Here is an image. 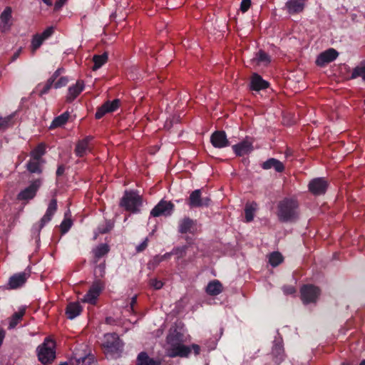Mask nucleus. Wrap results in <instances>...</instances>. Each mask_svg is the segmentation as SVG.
Listing matches in <instances>:
<instances>
[{
    "instance_id": "nucleus-25",
    "label": "nucleus",
    "mask_w": 365,
    "mask_h": 365,
    "mask_svg": "<svg viewBox=\"0 0 365 365\" xmlns=\"http://www.w3.org/2000/svg\"><path fill=\"white\" fill-rule=\"evenodd\" d=\"M83 308L79 302H70L66 308V314L69 319H73L82 312Z\"/></svg>"
},
{
    "instance_id": "nucleus-27",
    "label": "nucleus",
    "mask_w": 365,
    "mask_h": 365,
    "mask_svg": "<svg viewBox=\"0 0 365 365\" xmlns=\"http://www.w3.org/2000/svg\"><path fill=\"white\" fill-rule=\"evenodd\" d=\"M196 225V221L186 217L181 220L179 222L178 232L181 234L192 232V229Z\"/></svg>"
},
{
    "instance_id": "nucleus-31",
    "label": "nucleus",
    "mask_w": 365,
    "mask_h": 365,
    "mask_svg": "<svg viewBox=\"0 0 365 365\" xmlns=\"http://www.w3.org/2000/svg\"><path fill=\"white\" fill-rule=\"evenodd\" d=\"M108 56L106 52L101 55H94L93 57V66L92 67L93 71H97L103 65H104L108 61Z\"/></svg>"
},
{
    "instance_id": "nucleus-52",
    "label": "nucleus",
    "mask_w": 365,
    "mask_h": 365,
    "mask_svg": "<svg viewBox=\"0 0 365 365\" xmlns=\"http://www.w3.org/2000/svg\"><path fill=\"white\" fill-rule=\"evenodd\" d=\"M148 238H145L142 243H140L138 246L136 247V251L138 252H141L144 251L148 247Z\"/></svg>"
},
{
    "instance_id": "nucleus-6",
    "label": "nucleus",
    "mask_w": 365,
    "mask_h": 365,
    "mask_svg": "<svg viewBox=\"0 0 365 365\" xmlns=\"http://www.w3.org/2000/svg\"><path fill=\"white\" fill-rule=\"evenodd\" d=\"M202 189H197L191 192L189 197L186 200V204L190 209L209 207L212 200L210 197H202Z\"/></svg>"
},
{
    "instance_id": "nucleus-55",
    "label": "nucleus",
    "mask_w": 365,
    "mask_h": 365,
    "mask_svg": "<svg viewBox=\"0 0 365 365\" xmlns=\"http://www.w3.org/2000/svg\"><path fill=\"white\" fill-rule=\"evenodd\" d=\"M65 165H58V168H57V170H56V177H61V175H63L64 172H65Z\"/></svg>"
},
{
    "instance_id": "nucleus-15",
    "label": "nucleus",
    "mask_w": 365,
    "mask_h": 365,
    "mask_svg": "<svg viewBox=\"0 0 365 365\" xmlns=\"http://www.w3.org/2000/svg\"><path fill=\"white\" fill-rule=\"evenodd\" d=\"M212 145L217 148H223L230 145V141L223 130H216L210 136Z\"/></svg>"
},
{
    "instance_id": "nucleus-40",
    "label": "nucleus",
    "mask_w": 365,
    "mask_h": 365,
    "mask_svg": "<svg viewBox=\"0 0 365 365\" xmlns=\"http://www.w3.org/2000/svg\"><path fill=\"white\" fill-rule=\"evenodd\" d=\"M94 361L93 355L88 354L83 357L76 358V365H93Z\"/></svg>"
},
{
    "instance_id": "nucleus-18",
    "label": "nucleus",
    "mask_w": 365,
    "mask_h": 365,
    "mask_svg": "<svg viewBox=\"0 0 365 365\" xmlns=\"http://www.w3.org/2000/svg\"><path fill=\"white\" fill-rule=\"evenodd\" d=\"M29 277V274L24 272L14 274L9 278L6 289H15L19 288L26 283Z\"/></svg>"
},
{
    "instance_id": "nucleus-58",
    "label": "nucleus",
    "mask_w": 365,
    "mask_h": 365,
    "mask_svg": "<svg viewBox=\"0 0 365 365\" xmlns=\"http://www.w3.org/2000/svg\"><path fill=\"white\" fill-rule=\"evenodd\" d=\"M66 1L67 0H56L55 5H54L55 9H58L61 7H62Z\"/></svg>"
},
{
    "instance_id": "nucleus-24",
    "label": "nucleus",
    "mask_w": 365,
    "mask_h": 365,
    "mask_svg": "<svg viewBox=\"0 0 365 365\" xmlns=\"http://www.w3.org/2000/svg\"><path fill=\"white\" fill-rule=\"evenodd\" d=\"M261 167L264 170L274 169L277 173H282L285 170V166L280 160L271 158L263 162Z\"/></svg>"
},
{
    "instance_id": "nucleus-11",
    "label": "nucleus",
    "mask_w": 365,
    "mask_h": 365,
    "mask_svg": "<svg viewBox=\"0 0 365 365\" xmlns=\"http://www.w3.org/2000/svg\"><path fill=\"white\" fill-rule=\"evenodd\" d=\"M175 205L170 201L161 200L151 210L150 215L153 217L169 216L174 210Z\"/></svg>"
},
{
    "instance_id": "nucleus-32",
    "label": "nucleus",
    "mask_w": 365,
    "mask_h": 365,
    "mask_svg": "<svg viewBox=\"0 0 365 365\" xmlns=\"http://www.w3.org/2000/svg\"><path fill=\"white\" fill-rule=\"evenodd\" d=\"M41 162L30 159L26 163V169L31 173L41 174L43 171Z\"/></svg>"
},
{
    "instance_id": "nucleus-53",
    "label": "nucleus",
    "mask_w": 365,
    "mask_h": 365,
    "mask_svg": "<svg viewBox=\"0 0 365 365\" xmlns=\"http://www.w3.org/2000/svg\"><path fill=\"white\" fill-rule=\"evenodd\" d=\"M63 71V68H58L49 78L50 80H51L53 83L56 81L57 78L59 77L62 71Z\"/></svg>"
},
{
    "instance_id": "nucleus-49",
    "label": "nucleus",
    "mask_w": 365,
    "mask_h": 365,
    "mask_svg": "<svg viewBox=\"0 0 365 365\" xmlns=\"http://www.w3.org/2000/svg\"><path fill=\"white\" fill-rule=\"evenodd\" d=\"M251 0H242L240 4V10L242 12H247L251 6Z\"/></svg>"
},
{
    "instance_id": "nucleus-44",
    "label": "nucleus",
    "mask_w": 365,
    "mask_h": 365,
    "mask_svg": "<svg viewBox=\"0 0 365 365\" xmlns=\"http://www.w3.org/2000/svg\"><path fill=\"white\" fill-rule=\"evenodd\" d=\"M162 262L160 255H155L148 263V267L150 269H155Z\"/></svg>"
},
{
    "instance_id": "nucleus-57",
    "label": "nucleus",
    "mask_w": 365,
    "mask_h": 365,
    "mask_svg": "<svg viewBox=\"0 0 365 365\" xmlns=\"http://www.w3.org/2000/svg\"><path fill=\"white\" fill-rule=\"evenodd\" d=\"M191 350L192 349L195 355H199L200 353V346L196 344H192L191 346Z\"/></svg>"
},
{
    "instance_id": "nucleus-60",
    "label": "nucleus",
    "mask_w": 365,
    "mask_h": 365,
    "mask_svg": "<svg viewBox=\"0 0 365 365\" xmlns=\"http://www.w3.org/2000/svg\"><path fill=\"white\" fill-rule=\"evenodd\" d=\"M98 268L101 272L100 276L103 277V275L105 274V265L103 264H101L98 265Z\"/></svg>"
},
{
    "instance_id": "nucleus-63",
    "label": "nucleus",
    "mask_w": 365,
    "mask_h": 365,
    "mask_svg": "<svg viewBox=\"0 0 365 365\" xmlns=\"http://www.w3.org/2000/svg\"><path fill=\"white\" fill-rule=\"evenodd\" d=\"M20 52H21V49H19L17 52H16V53L14 54V56H13V57H12V58H13V60H15V59H16V58L19 57Z\"/></svg>"
},
{
    "instance_id": "nucleus-61",
    "label": "nucleus",
    "mask_w": 365,
    "mask_h": 365,
    "mask_svg": "<svg viewBox=\"0 0 365 365\" xmlns=\"http://www.w3.org/2000/svg\"><path fill=\"white\" fill-rule=\"evenodd\" d=\"M137 303V297L136 296H134L133 297H132L131 299V301H130V307L131 308L133 309L134 305Z\"/></svg>"
},
{
    "instance_id": "nucleus-26",
    "label": "nucleus",
    "mask_w": 365,
    "mask_h": 365,
    "mask_svg": "<svg viewBox=\"0 0 365 365\" xmlns=\"http://www.w3.org/2000/svg\"><path fill=\"white\" fill-rule=\"evenodd\" d=\"M160 360L150 358L145 351H141L138 354L136 365H160Z\"/></svg>"
},
{
    "instance_id": "nucleus-51",
    "label": "nucleus",
    "mask_w": 365,
    "mask_h": 365,
    "mask_svg": "<svg viewBox=\"0 0 365 365\" xmlns=\"http://www.w3.org/2000/svg\"><path fill=\"white\" fill-rule=\"evenodd\" d=\"M11 120V116H8L6 118H0V128H7Z\"/></svg>"
},
{
    "instance_id": "nucleus-9",
    "label": "nucleus",
    "mask_w": 365,
    "mask_h": 365,
    "mask_svg": "<svg viewBox=\"0 0 365 365\" xmlns=\"http://www.w3.org/2000/svg\"><path fill=\"white\" fill-rule=\"evenodd\" d=\"M329 182L324 178H315L308 184L309 191L315 196L323 195L326 193Z\"/></svg>"
},
{
    "instance_id": "nucleus-41",
    "label": "nucleus",
    "mask_w": 365,
    "mask_h": 365,
    "mask_svg": "<svg viewBox=\"0 0 365 365\" xmlns=\"http://www.w3.org/2000/svg\"><path fill=\"white\" fill-rule=\"evenodd\" d=\"M44 40L40 36L39 34H36L33 36L31 39V51L33 54L36 52V51L40 48V46L43 44Z\"/></svg>"
},
{
    "instance_id": "nucleus-1",
    "label": "nucleus",
    "mask_w": 365,
    "mask_h": 365,
    "mask_svg": "<svg viewBox=\"0 0 365 365\" xmlns=\"http://www.w3.org/2000/svg\"><path fill=\"white\" fill-rule=\"evenodd\" d=\"M277 215L281 222H294L299 217V203L294 197H284L277 204Z\"/></svg>"
},
{
    "instance_id": "nucleus-37",
    "label": "nucleus",
    "mask_w": 365,
    "mask_h": 365,
    "mask_svg": "<svg viewBox=\"0 0 365 365\" xmlns=\"http://www.w3.org/2000/svg\"><path fill=\"white\" fill-rule=\"evenodd\" d=\"M255 60L257 61L258 64L262 63L264 65H268L271 61L270 56L262 50H259V52L256 53Z\"/></svg>"
},
{
    "instance_id": "nucleus-45",
    "label": "nucleus",
    "mask_w": 365,
    "mask_h": 365,
    "mask_svg": "<svg viewBox=\"0 0 365 365\" xmlns=\"http://www.w3.org/2000/svg\"><path fill=\"white\" fill-rule=\"evenodd\" d=\"M68 83V78L66 76H62L61 77L58 81L54 82L53 87L57 89L62 87H64L67 85Z\"/></svg>"
},
{
    "instance_id": "nucleus-10",
    "label": "nucleus",
    "mask_w": 365,
    "mask_h": 365,
    "mask_svg": "<svg viewBox=\"0 0 365 365\" xmlns=\"http://www.w3.org/2000/svg\"><path fill=\"white\" fill-rule=\"evenodd\" d=\"M42 180L41 178L36 179L33 180L31 184L22 190L17 195V200H29L34 198L36 195V193L41 186Z\"/></svg>"
},
{
    "instance_id": "nucleus-22",
    "label": "nucleus",
    "mask_w": 365,
    "mask_h": 365,
    "mask_svg": "<svg viewBox=\"0 0 365 365\" xmlns=\"http://www.w3.org/2000/svg\"><path fill=\"white\" fill-rule=\"evenodd\" d=\"M85 84L83 81L78 80L76 83L72 86H70L68 90V95L66 96V101L71 103L83 91Z\"/></svg>"
},
{
    "instance_id": "nucleus-33",
    "label": "nucleus",
    "mask_w": 365,
    "mask_h": 365,
    "mask_svg": "<svg viewBox=\"0 0 365 365\" xmlns=\"http://www.w3.org/2000/svg\"><path fill=\"white\" fill-rule=\"evenodd\" d=\"M358 77H361L365 82V61L353 68L350 79H355Z\"/></svg>"
},
{
    "instance_id": "nucleus-7",
    "label": "nucleus",
    "mask_w": 365,
    "mask_h": 365,
    "mask_svg": "<svg viewBox=\"0 0 365 365\" xmlns=\"http://www.w3.org/2000/svg\"><path fill=\"white\" fill-rule=\"evenodd\" d=\"M105 288V282L100 279H96L88 292L84 295L83 302L95 304L96 299Z\"/></svg>"
},
{
    "instance_id": "nucleus-20",
    "label": "nucleus",
    "mask_w": 365,
    "mask_h": 365,
    "mask_svg": "<svg viewBox=\"0 0 365 365\" xmlns=\"http://www.w3.org/2000/svg\"><path fill=\"white\" fill-rule=\"evenodd\" d=\"M232 148L237 156H243L253 150L252 142L245 138L239 143L232 145Z\"/></svg>"
},
{
    "instance_id": "nucleus-62",
    "label": "nucleus",
    "mask_w": 365,
    "mask_h": 365,
    "mask_svg": "<svg viewBox=\"0 0 365 365\" xmlns=\"http://www.w3.org/2000/svg\"><path fill=\"white\" fill-rule=\"evenodd\" d=\"M44 4L50 6L53 4L52 0H42Z\"/></svg>"
},
{
    "instance_id": "nucleus-5",
    "label": "nucleus",
    "mask_w": 365,
    "mask_h": 365,
    "mask_svg": "<svg viewBox=\"0 0 365 365\" xmlns=\"http://www.w3.org/2000/svg\"><path fill=\"white\" fill-rule=\"evenodd\" d=\"M56 210L57 200L56 198H53L51 200L44 215L41 217L38 223H36L33 225L31 229L33 236H34L36 239H39L41 230L47 223L51 220Z\"/></svg>"
},
{
    "instance_id": "nucleus-4",
    "label": "nucleus",
    "mask_w": 365,
    "mask_h": 365,
    "mask_svg": "<svg viewBox=\"0 0 365 365\" xmlns=\"http://www.w3.org/2000/svg\"><path fill=\"white\" fill-rule=\"evenodd\" d=\"M55 341L46 338L43 343L37 348L38 359L41 364L46 365L51 364L56 359Z\"/></svg>"
},
{
    "instance_id": "nucleus-38",
    "label": "nucleus",
    "mask_w": 365,
    "mask_h": 365,
    "mask_svg": "<svg viewBox=\"0 0 365 365\" xmlns=\"http://www.w3.org/2000/svg\"><path fill=\"white\" fill-rule=\"evenodd\" d=\"M283 261V257L279 252H273L270 254L269 262L272 267H277Z\"/></svg>"
},
{
    "instance_id": "nucleus-48",
    "label": "nucleus",
    "mask_w": 365,
    "mask_h": 365,
    "mask_svg": "<svg viewBox=\"0 0 365 365\" xmlns=\"http://www.w3.org/2000/svg\"><path fill=\"white\" fill-rule=\"evenodd\" d=\"M187 247L185 246L181 247H175L173 249V250H176L177 253H174V255H177V260H179L180 258L184 257L186 253Z\"/></svg>"
},
{
    "instance_id": "nucleus-13",
    "label": "nucleus",
    "mask_w": 365,
    "mask_h": 365,
    "mask_svg": "<svg viewBox=\"0 0 365 365\" xmlns=\"http://www.w3.org/2000/svg\"><path fill=\"white\" fill-rule=\"evenodd\" d=\"M120 103L119 99H114L112 101H108L105 102L102 106L97 108L95 118L96 119H101L106 113L115 111L119 108Z\"/></svg>"
},
{
    "instance_id": "nucleus-3",
    "label": "nucleus",
    "mask_w": 365,
    "mask_h": 365,
    "mask_svg": "<svg viewBox=\"0 0 365 365\" xmlns=\"http://www.w3.org/2000/svg\"><path fill=\"white\" fill-rule=\"evenodd\" d=\"M119 205L126 211L138 213L143 205V197L136 190H125Z\"/></svg>"
},
{
    "instance_id": "nucleus-14",
    "label": "nucleus",
    "mask_w": 365,
    "mask_h": 365,
    "mask_svg": "<svg viewBox=\"0 0 365 365\" xmlns=\"http://www.w3.org/2000/svg\"><path fill=\"white\" fill-rule=\"evenodd\" d=\"M338 56L339 53L336 49L333 48H328L317 56L316 64L320 67H323L336 59Z\"/></svg>"
},
{
    "instance_id": "nucleus-16",
    "label": "nucleus",
    "mask_w": 365,
    "mask_h": 365,
    "mask_svg": "<svg viewBox=\"0 0 365 365\" xmlns=\"http://www.w3.org/2000/svg\"><path fill=\"white\" fill-rule=\"evenodd\" d=\"M307 0H288L284 5V9L290 15H296L304 11L306 7Z\"/></svg>"
},
{
    "instance_id": "nucleus-64",
    "label": "nucleus",
    "mask_w": 365,
    "mask_h": 365,
    "mask_svg": "<svg viewBox=\"0 0 365 365\" xmlns=\"http://www.w3.org/2000/svg\"><path fill=\"white\" fill-rule=\"evenodd\" d=\"M359 365H365V359H363Z\"/></svg>"
},
{
    "instance_id": "nucleus-47",
    "label": "nucleus",
    "mask_w": 365,
    "mask_h": 365,
    "mask_svg": "<svg viewBox=\"0 0 365 365\" xmlns=\"http://www.w3.org/2000/svg\"><path fill=\"white\" fill-rule=\"evenodd\" d=\"M149 285L153 287L155 289H160L163 287V282L157 278H153L150 279Z\"/></svg>"
},
{
    "instance_id": "nucleus-8",
    "label": "nucleus",
    "mask_w": 365,
    "mask_h": 365,
    "mask_svg": "<svg viewBox=\"0 0 365 365\" xmlns=\"http://www.w3.org/2000/svg\"><path fill=\"white\" fill-rule=\"evenodd\" d=\"M301 298L304 304L315 302L320 295V289L319 287L313 284H305L300 290Z\"/></svg>"
},
{
    "instance_id": "nucleus-28",
    "label": "nucleus",
    "mask_w": 365,
    "mask_h": 365,
    "mask_svg": "<svg viewBox=\"0 0 365 365\" xmlns=\"http://www.w3.org/2000/svg\"><path fill=\"white\" fill-rule=\"evenodd\" d=\"M222 292V285L218 280H213L206 287V292L211 296H216Z\"/></svg>"
},
{
    "instance_id": "nucleus-19",
    "label": "nucleus",
    "mask_w": 365,
    "mask_h": 365,
    "mask_svg": "<svg viewBox=\"0 0 365 365\" xmlns=\"http://www.w3.org/2000/svg\"><path fill=\"white\" fill-rule=\"evenodd\" d=\"M249 86L250 90L258 92L269 88V83L264 80L258 73H254L250 78Z\"/></svg>"
},
{
    "instance_id": "nucleus-39",
    "label": "nucleus",
    "mask_w": 365,
    "mask_h": 365,
    "mask_svg": "<svg viewBox=\"0 0 365 365\" xmlns=\"http://www.w3.org/2000/svg\"><path fill=\"white\" fill-rule=\"evenodd\" d=\"M283 346L281 343H275L272 348V354L276 357V362H280L282 360Z\"/></svg>"
},
{
    "instance_id": "nucleus-21",
    "label": "nucleus",
    "mask_w": 365,
    "mask_h": 365,
    "mask_svg": "<svg viewBox=\"0 0 365 365\" xmlns=\"http://www.w3.org/2000/svg\"><path fill=\"white\" fill-rule=\"evenodd\" d=\"M191 353V348L183 344H180L170 347L169 356L171 357H188Z\"/></svg>"
},
{
    "instance_id": "nucleus-46",
    "label": "nucleus",
    "mask_w": 365,
    "mask_h": 365,
    "mask_svg": "<svg viewBox=\"0 0 365 365\" xmlns=\"http://www.w3.org/2000/svg\"><path fill=\"white\" fill-rule=\"evenodd\" d=\"M54 33V28L49 26L46 28L41 34H39L40 36L45 41L51 37Z\"/></svg>"
},
{
    "instance_id": "nucleus-17",
    "label": "nucleus",
    "mask_w": 365,
    "mask_h": 365,
    "mask_svg": "<svg viewBox=\"0 0 365 365\" xmlns=\"http://www.w3.org/2000/svg\"><path fill=\"white\" fill-rule=\"evenodd\" d=\"M12 9L6 6L0 15V31L6 33L10 31L12 26Z\"/></svg>"
},
{
    "instance_id": "nucleus-23",
    "label": "nucleus",
    "mask_w": 365,
    "mask_h": 365,
    "mask_svg": "<svg viewBox=\"0 0 365 365\" xmlns=\"http://www.w3.org/2000/svg\"><path fill=\"white\" fill-rule=\"evenodd\" d=\"M167 341L171 347L177 344H183L186 341V339L182 332L178 331L177 329H175L173 330H170L167 336Z\"/></svg>"
},
{
    "instance_id": "nucleus-42",
    "label": "nucleus",
    "mask_w": 365,
    "mask_h": 365,
    "mask_svg": "<svg viewBox=\"0 0 365 365\" xmlns=\"http://www.w3.org/2000/svg\"><path fill=\"white\" fill-rule=\"evenodd\" d=\"M113 227V223L110 220H106L103 224L98 226V230L101 234L109 232Z\"/></svg>"
},
{
    "instance_id": "nucleus-50",
    "label": "nucleus",
    "mask_w": 365,
    "mask_h": 365,
    "mask_svg": "<svg viewBox=\"0 0 365 365\" xmlns=\"http://www.w3.org/2000/svg\"><path fill=\"white\" fill-rule=\"evenodd\" d=\"M245 215L246 221L247 222H251L254 217L252 209L250 207H246L245 210Z\"/></svg>"
},
{
    "instance_id": "nucleus-43",
    "label": "nucleus",
    "mask_w": 365,
    "mask_h": 365,
    "mask_svg": "<svg viewBox=\"0 0 365 365\" xmlns=\"http://www.w3.org/2000/svg\"><path fill=\"white\" fill-rule=\"evenodd\" d=\"M73 222L69 218H65L61 223V232L62 234H66L71 227Z\"/></svg>"
},
{
    "instance_id": "nucleus-59",
    "label": "nucleus",
    "mask_w": 365,
    "mask_h": 365,
    "mask_svg": "<svg viewBox=\"0 0 365 365\" xmlns=\"http://www.w3.org/2000/svg\"><path fill=\"white\" fill-rule=\"evenodd\" d=\"M5 337V331L3 329L0 328V346H1L4 339Z\"/></svg>"
},
{
    "instance_id": "nucleus-34",
    "label": "nucleus",
    "mask_w": 365,
    "mask_h": 365,
    "mask_svg": "<svg viewBox=\"0 0 365 365\" xmlns=\"http://www.w3.org/2000/svg\"><path fill=\"white\" fill-rule=\"evenodd\" d=\"M109 246L107 244H101L93 250V255L96 262L101 257L107 255L109 252Z\"/></svg>"
},
{
    "instance_id": "nucleus-56",
    "label": "nucleus",
    "mask_w": 365,
    "mask_h": 365,
    "mask_svg": "<svg viewBox=\"0 0 365 365\" xmlns=\"http://www.w3.org/2000/svg\"><path fill=\"white\" fill-rule=\"evenodd\" d=\"M174 253H177L176 250H172L171 252H166L165 254L160 255L163 262L170 259L172 255H174Z\"/></svg>"
},
{
    "instance_id": "nucleus-35",
    "label": "nucleus",
    "mask_w": 365,
    "mask_h": 365,
    "mask_svg": "<svg viewBox=\"0 0 365 365\" xmlns=\"http://www.w3.org/2000/svg\"><path fill=\"white\" fill-rule=\"evenodd\" d=\"M25 311L24 309L15 312L9 319V329H14L16 327L19 322L22 319Z\"/></svg>"
},
{
    "instance_id": "nucleus-12",
    "label": "nucleus",
    "mask_w": 365,
    "mask_h": 365,
    "mask_svg": "<svg viewBox=\"0 0 365 365\" xmlns=\"http://www.w3.org/2000/svg\"><path fill=\"white\" fill-rule=\"evenodd\" d=\"M93 140L92 135H87L84 138L79 140L76 145L74 153L78 158H83L88 153L92 151L93 148L91 146V142Z\"/></svg>"
},
{
    "instance_id": "nucleus-29",
    "label": "nucleus",
    "mask_w": 365,
    "mask_h": 365,
    "mask_svg": "<svg viewBox=\"0 0 365 365\" xmlns=\"http://www.w3.org/2000/svg\"><path fill=\"white\" fill-rule=\"evenodd\" d=\"M45 153L46 147L44 144L40 143L31 152V159L43 163L42 156Z\"/></svg>"
},
{
    "instance_id": "nucleus-36",
    "label": "nucleus",
    "mask_w": 365,
    "mask_h": 365,
    "mask_svg": "<svg viewBox=\"0 0 365 365\" xmlns=\"http://www.w3.org/2000/svg\"><path fill=\"white\" fill-rule=\"evenodd\" d=\"M53 86H54V83L49 78L45 83H39L36 87L38 95L42 96L43 95L48 93Z\"/></svg>"
},
{
    "instance_id": "nucleus-54",
    "label": "nucleus",
    "mask_w": 365,
    "mask_h": 365,
    "mask_svg": "<svg viewBox=\"0 0 365 365\" xmlns=\"http://www.w3.org/2000/svg\"><path fill=\"white\" fill-rule=\"evenodd\" d=\"M283 291L286 294H292L296 292V289L292 286H284Z\"/></svg>"
},
{
    "instance_id": "nucleus-30",
    "label": "nucleus",
    "mask_w": 365,
    "mask_h": 365,
    "mask_svg": "<svg viewBox=\"0 0 365 365\" xmlns=\"http://www.w3.org/2000/svg\"><path fill=\"white\" fill-rule=\"evenodd\" d=\"M70 114L68 111L64 112L63 113L61 114L60 115L56 117L51 124L50 128H56L58 127H61L62 125H65L66 122L68 121L69 118Z\"/></svg>"
},
{
    "instance_id": "nucleus-2",
    "label": "nucleus",
    "mask_w": 365,
    "mask_h": 365,
    "mask_svg": "<svg viewBox=\"0 0 365 365\" xmlns=\"http://www.w3.org/2000/svg\"><path fill=\"white\" fill-rule=\"evenodd\" d=\"M123 346V341L115 332L105 334L101 344L103 353L113 359L120 356Z\"/></svg>"
}]
</instances>
